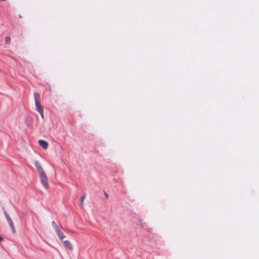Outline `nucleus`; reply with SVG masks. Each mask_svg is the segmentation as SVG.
<instances>
[{"label": "nucleus", "instance_id": "obj_1", "mask_svg": "<svg viewBox=\"0 0 259 259\" xmlns=\"http://www.w3.org/2000/svg\"><path fill=\"white\" fill-rule=\"evenodd\" d=\"M34 165L38 172L40 181L46 189L49 188V184L48 181L47 177L39 162L38 161L34 162Z\"/></svg>", "mask_w": 259, "mask_h": 259}, {"label": "nucleus", "instance_id": "obj_2", "mask_svg": "<svg viewBox=\"0 0 259 259\" xmlns=\"http://www.w3.org/2000/svg\"><path fill=\"white\" fill-rule=\"evenodd\" d=\"M34 98L35 100V103L36 110L40 113L41 118H44V108L40 104V95L37 93H34Z\"/></svg>", "mask_w": 259, "mask_h": 259}, {"label": "nucleus", "instance_id": "obj_3", "mask_svg": "<svg viewBox=\"0 0 259 259\" xmlns=\"http://www.w3.org/2000/svg\"><path fill=\"white\" fill-rule=\"evenodd\" d=\"M5 215L6 217V218L13 233H15L16 230H15V226H14V225L12 220L11 219V218L10 217V216L8 214V213L7 212H5Z\"/></svg>", "mask_w": 259, "mask_h": 259}, {"label": "nucleus", "instance_id": "obj_4", "mask_svg": "<svg viewBox=\"0 0 259 259\" xmlns=\"http://www.w3.org/2000/svg\"><path fill=\"white\" fill-rule=\"evenodd\" d=\"M38 143L39 146L41 147L44 149H47L48 147V143L46 141L39 140L38 141Z\"/></svg>", "mask_w": 259, "mask_h": 259}, {"label": "nucleus", "instance_id": "obj_5", "mask_svg": "<svg viewBox=\"0 0 259 259\" xmlns=\"http://www.w3.org/2000/svg\"><path fill=\"white\" fill-rule=\"evenodd\" d=\"M63 243L66 249L70 250H72L73 249L71 243L69 241H68V240L64 241H63Z\"/></svg>", "mask_w": 259, "mask_h": 259}, {"label": "nucleus", "instance_id": "obj_6", "mask_svg": "<svg viewBox=\"0 0 259 259\" xmlns=\"http://www.w3.org/2000/svg\"><path fill=\"white\" fill-rule=\"evenodd\" d=\"M56 231L60 239L62 240L65 238L64 233L61 231L60 228H58Z\"/></svg>", "mask_w": 259, "mask_h": 259}, {"label": "nucleus", "instance_id": "obj_7", "mask_svg": "<svg viewBox=\"0 0 259 259\" xmlns=\"http://www.w3.org/2000/svg\"><path fill=\"white\" fill-rule=\"evenodd\" d=\"M84 198H85V195H83V196H82L80 198V203L82 205H83V201H84Z\"/></svg>", "mask_w": 259, "mask_h": 259}, {"label": "nucleus", "instance_id": "obj_8", "mask_svg": "<svg viewBox=\"0 0 259 259\" xmlns=\"http://www.w3.org/2000/svg\"><path fill=\"white\" fill-rule=\"evenodd\" d=\"M53 226L55 228L56 230L58 228H59V226L57 225V224L54 222H52V223Z\"/></svg>", "mask_w": 259, "mask_h": 259}, {"label": "nucleus", "instance_id": "obj_9", "mask_svg": "<svg viewBox=\"0 0 259 259\" xmlns=\"http://www.w3.org/2000/svg\"><path fill=\"white\" fill-rule=\"evenodd\" d=\"M11 41V38L10 36H8L5 38V41L7 44H9Z\"/></svg>", "mask_w": 259, "mask_h": 259}, {"label": "nucleus", "instance_id": "obj_10", "mask_svg": "<svg viewBox=\"0 0 259 259\" xmlns=\"http://www.w3.org/2000/svg\"><path fill=\"white\" fill-rule=\"evenodd\" d=\"M3 240V238L0 236V241H2Z\"/></svg>", "mask_w": 259, "mask_h": 259}, {"label": "nucleus", "instance_id": "obj_11", "mask_svg": "<svg viewBox=\"0 0 259 259\" xmlns=\"http://www.w3.org/2000/svg\"><path fill=\"white\" fill-rule=\"evenodd\" d=\"M105 195H106V197H108V195L107 194H106V193H105Z\"/></svg>", "mask_w": 259, "mask_h": 259}]
</instances>
